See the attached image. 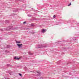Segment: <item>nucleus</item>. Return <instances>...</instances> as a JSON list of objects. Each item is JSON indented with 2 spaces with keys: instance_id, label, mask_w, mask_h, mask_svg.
<instances>
[{
  "instance_id": "1",
  "label": "nucleus",
  "mask_w": 79,
  "mask_h": 79,
  "mask_svg": "<svg viewBox=\"0 0 79 79\" xmlns=\"http://www.w3.org/2000/svg\"><path fill=\"white\" fill-rule=\"evenodd\" d=\"M45 47L44 46L42 45H39L37 47H35L36 48H42L44 47Z\"/></svg>"
},
{
  "instance_id": "2",
  "label": "nucleus",
  "mask_w": 79,
  "mask_h": 79,
  "mask_svg": "<svg viewBox=\"0 0 79 79\" xmlns=\"http://www.w3.org/2000/svg\"><path fill=\"white\" fill-rule=\"evenodd\" d=\"M17 45L19 47V48H22V46L23 45V44H17Z\"/></svg>"
},
{
  "instance_id": "3",
  "label": "nucleus",
  "mask_w": 79,
  "mask_h": 79,
  "mask_svg": "<svg viewBox=\"0 0 79 79\" xmlns=\"http://www.w3.org/2000/svg\"><path fill=\"white\" fill-rule=\"evenodd\" d=\"M37 73H38L39 74L37 75V76H41V72H37Z\"/></svg>"
},
{
  "instance_id": "4",
  "label": "nucleus",
  "mask_w": 79,
  "mask_h": 79,
  "mask_svg": "<svg viewBox=\"0 0 79 79\" xmlns=\"http://www.w3.org/2000/svg\"><path fill=\"white\" fill-rule=\"evenodd\" d=\"M41 32L42 33H44V32H46V30L44 29H42L41 31Z\"/></svg>"
},
{
  "instance_id": "5",
  "label": "nucleus",
  "mask_w": 79,
  "mask_h": 79,
  "mask_svg": "<svg viewBox=\"0 0 79 79\" xmlns=\"http://www.w3.org/2000/svg\"><path fill=\"white\" fill-rule=\"evenodd\" d=\"M10 29H11V28L10 27H9L6 28V30H7V31H9V30H10Z\"/></svg>"
},
{
  "instance_id": "6",
  "label": "nucleus",
  "mask_w": 79,
  "mask_h": 79,
  "mask_svg": "<svg viewBox=\"0 0 79 79\" xmlns=\"http://www.w3.org/2000/svg\"><path fill=\"white\" fill-rule=\"evenodd\" d=\"M16 44H20V43H21V42L18 41H16Z\"/></svg>"
},
{
  "instance_id": "7",
  "label": "nucleus",
  "mask_w": 79,
  "mask_h": 79,
  "mask_svg": "<svg viewBox=\"0 0 79 79\" xmlns=\"http://www.w3.org/2000/svg\"><path fill=\"white\" fill-rule=\"evenodd\" d=\"M28 54L29 55H33V53H31L30 52H28Z\"/></svg>"
},
{
  "instance_id": "8",
  "label": "nucleus",
  "mask_w": 79,
  "mask_h": 79,
  "mask_svg": "<svg viewBox=\"0 0 79 79\" xmlns=\"http://www.w3.org/2000/svg\"><path fill=\"white\" fill-rule=\"evenodd\" d=\"M10 45H7V48H10Z\"/></svg>"
},
{
  "instance_id": "9",
  "label": "nucleus",
  "mask_w": 79,
  "mask_h": 79,
  "mask_svg": "<svg viewBox=\"0 0 79 79\" xmlns=\"http://www.w3.org/2000/svg\"><path fill=\"white\" fill-rule=\"evenodd\" d=\"M19 76H21V77H23V76H22V74H21L19 73Z\"/></svg>"
},
{
  "instance_id": "10",
  "label": "nucleus",
  "mask_w": 79,
  "mask_h": 79,
  "mask_svg": "<svg viewBox=\"0 0 79 79\" xmlns=\"http://www.w3.org/2000/svg\"><path fill=\"white\" fill-rule=\"evenodd\" d=\"M27 16L29 17H31V16H32V15H28Z\"/></svg>"
},
{
  "instance_id": "11",
  "label": "nucleus",
  "mask_w": 79,
  "mask_h": 79,
  "mask_svg": "<svg viewBox=\"0 0 79 79\" xmlns=\"http://www.w3.org/2000/svg\"><path fill=\"white\" fill-rule=\"evenodd\" d=\"M31 26H34V25L33 23H31Z\"/></svg>"
},
{
  "instance_id": "12",
  "label": "nucleus",
  "mask_w": 79,
  "mask_h": 79,
  "mask_svg": "<svg viewBox=\"0 0 79 79\" xmlns=\"http://www.w3.org/2000/svg\"><path fill=\"white\" fill-rule=\"evenodd\" d=\"M71 5V3H70V4L69 5H68V6H69L70 5Z\"/></svg>"
},
{
  "instance_id": "13",
  "label": "nucleus",
  "mask_w": 79,
  "mask_h": 79,
  "mask_svg": "<svg viewBox=\"0 0 79 79\" xmlns=\"http://www.w3.org/2000/svg\"><path fill=\"white\" fill-rule=\"evenodd\" d=\"M14 59L15 60H16L17 59V57H16L15 56V57H14Z\"/></svg>"
},
{
  "instance_id": "14",
  "label": "nucleus",
  "mask_w": 79,
  "mask_h": 79,
  "mask_svg": "<svg viewBox=\"0 0 79 79\" xmlns=\"http://www.w3.org/2000/svg\"><path fill=\"white\" fill-rule=\"evenodd\" d=\"M53 17L54 18H55V17H56V16H55V15H54L53 16Z\"/></svg>"
},
{
  "instance_id": "15",
  "label": "nucleus",
  "mask_w": 79,
  "mask_h": 79,
  "mask_svg": "<svg viewBox=\"0 0 79 79\" xmlns=\"http://www.w3.org/2000/svg\"><path fill=\"white\" fill-rule=\"evenodd\" d=\"M9 73L10 74V75H11V73H12V72H9Z\"/></svg>"
},
{
  "instance_id": "16",
  "label": "nucleus",
  "mask_w": 79,
  "mask_h": 79,
  "mask_svg": "<svg viewBox=\"0 0 79 79\" xmlns=\"http://www.w3.org/2000/svg\"><path fill=\"white\" fill-rule=\"evenodd\" d=\"M26 21H25V22H23V24H26Z\"/></svg>"
},
{
  "instance_id": "17",
  "label": "nucleus",
  "mask_w": 79,
  "mask_h": 79,
  "mask_svg": "<svg viewBox=\"0 0 79 79\" xmlns=\"http://www.w3.org/2000/svg\"><path fill=\"white\" fill-rule=\"evenodd\" d=\"M16 60H19V58L18 57L17 58Z\"/></svg>"
},
{
  "instance_id": "18",
  "label": "nucleus",
  "mask_w": 79,
  "mask_h": 79,
  "mask_svg": "<svg viewBox=\"0 0 79 79\" xmlns=\"http://www.w3.org/2000/svg\"><path fill=\"white\" fill-rule=\"evenodd\" d=\"M33 20H36V19H35V18H34Z\"/></svg>"
},
{
  "instance_id": "19",
  "label": "nucleus",
  "mask_w": 79,
  "mask_h": 79,
  "mask_svg": "<svg viewBox=\"0 0 79 79\" xmlns=\"http://www.w3.org/2000/svg\"><path fill=\"white\" fill-rule=\"evenodd\" d=\"M3 31V29H1V31Z\"/></svg>"
},
{
  "instance_id": "20",
  "label": "nucleus",
  "mask_w": 79,
  "mask_h": 79,
  "mask_svg": "<svg viewBox=\"0 0 79 79\" xmlns=\"http://www.w3.org/2000/svg\"><path fill=\"white\" fill-rule=\"evenodd\" d=\"M40 79H43V78L42 77H41Z\"/></svg>"
},
{
  "instance_id": "21",
  "label": "nucleus",
  "mask_w": 79,
  "mask_h": 79,
  "mask_svg": "<svg viewBox=\"0 0 79 79\" xmlns=\"http://www.w3.org/2000/svg\"><path fill=\"white\" fill-rule=\"evenodd\" d=\"M19 59H21V57L19 58Z\"/></svg>"
},
{
  "instance_id": "22",
  "label": "nucleus",
  "mask_w": 79,
  "mask_h": 79,
  "mask_svg": "<svg viewBox=\"0 0 79 79\" xmlns=\"http://www.w3.org/2000/svg\"><path fill=\"white\" fill-rule=\"evenodd\" d=\"M9 64H8V65H9Z\"/></svg>"
}]
</instances>
